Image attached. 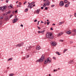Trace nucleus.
Returning <instances> with one entry per match:
<instances>
[{
  "instance_id": "obj_1",
  "label": "nucleus",
  "mask_w": 76,
  "mask_h": 76,
  "mask_svg": "<svg viewBox=\"0 0 76 76\" xmlns=\"http://www.w3.org/2000/svg\"><path fill=\"white\" fill-rule=\"evenodd\" d=\"M46 37L50 41H51V39H53L54 38L53 36L52 35V33H48L47 34H46Z\"/></svg>"
},
{
  "instance_id": "obj_2",
  "label": "nucleus",
  "mask_w": 76,
  "mask_h": 76,
  "mask_svg": "<svg viewBox=\"0 0 76 76\" xmlns=\"http://www.w3.org/2000/svg\"><path fill=\"white\" fill-rule=\"evenodd\" d=\"M45 59V56L44 55H43L41 58L39 59L38 60L36 61L37 62H42L43 60H44Z\"/></svg>"
},
{
  "instance_id": "obj_3",
  "label": "nucleus",
  "mask_w": 76,
  "mask_h": 76,
  "mask_svg": "<svg viewBox=\"0 0 76 76\" xmlns=\"http://www.w3.org/2000/svg\"><path fill=\"white\" fill-rule=\"evenodd\" d=\"M50 5V2L48 0H47L44 3L43 7H46L47 6H48Z\"/></svg>"
},
{
  "instance_id": "obj_4",
  "label": "nucleus",
  "mask_w": 76,
  "mask_h": 76,
  "mask_svg": "<svg viewBox=\"0 0 76 76\" xmlns=\"http://www.w3.org/2000/svg\"><path fill=\"white\" fill-rule=\"evenodd\" d=\"M64 2L63 1H60L59 3V5L61 7H62L64 6Z\"/></svg>"
},
{
  "instance_id": "obj_5",
  "label": "nucleus",
  "mask_w": 76,
  "mask_h": 76,
  "mask_svg": "<svg viewBox=\"0 0 76 76\" xmlns=\"http://www.w3.org/2000/svg\"><path fill=\"white\" fill-rule=\"evenodd\" d=\"M56 43L54 42H52L51 43V45L52 46H55L56 45Z\"/></svg>"
},
{
  "instance_id": "obj_6",
  "label": "nucleus",
  "mask_w": 76,
  "mask_h": 76,
  "mask_svg": "<svg viewBox=\"0 0 76 76\" xmlns=\"http://www.w3.org/2000/svg\"><path fill=\"white\" fill-rule=\"evenodd\" d=\"M23 45V43H21L20 44H18V47H21V46H22Z\"/></svg>"
},
{
  "instance_id": "obj_7",
  "label": "nucleus",
  "mask_w": 76,
  "mask_h": 76,
  "mask_svg": "<svg viewBox=\"0 0 76 76\" xmlns=\"http://www.w3.org/2000/svg\"><path fill=\"white\" fill-rule=\"evenodd\" d=\"M6 8H7V6H4L2 7V10H6Z\"/></svg>"
},
{
  "instance_id": "obj_8",
  "label": "nucleus",
  "mask_w": 76,
  "mask_h": 76,
  "mask_svg": "<svg viewBox=\"0 0 76 76\" xmlns=\"http://www.w3.org/2000/svg\"><path fill=\"white\" fill-rule=\"evenodd\" d=\"M18 18H15L13 20V22L12 23H15V22H17V20H18Z\"/></svg>"
},
{
  "instance_id": "obj_9",
  "label": "nucleus",
  "mask_w": 76,
  "mask_h": 76,
  "mask_svg": "<svg viewBox=\"0 0 76 76\" xmlns=\"http://www.w3.org/2000/svg\"><path fill=\"white\" fill-rule=\"evenodd\" d=\"M63 33H62V32L60 33H59L58 34H57V36L58 37H59L61 36V35H63Z\"/></svg>"
},
{
  "instance_id": "obj_10",
  "label": "nucleus",
  "mask_w": 76,
  "mask_h": 76,
  "mask_svg": "<svg viewBox=\"0 0 76 76\" xmlns=\"http://www.w3.org/2000/svg\"><path fill=\"white\" fill-rule=\"evenodd\" d=\"M41 49V47H40V46H38L36 48V50H39Z\"/></svg>"
},
{
  "instance_id": "obj_11",
  "label": "nucleus",
  "mask_w": 76,
  "mask_h": 76,
  "mask_svg": "<svg viewBox=\"0 0 76 76\" xmlns=\"http://www.w3.org/2000/svg\"><path fill=\"white\" fill-rule=\"evenodd\" d=\"M8 8H9V9H12V8H13V7H12V4H10V6H8Z\"/></svg>"
},
{
  "instance_id": "obj_12",
  "label": "nucleus",
  "mask_w": 76,
  "mask_h": 76,
  "mask_svg": "<svg viewBox=\"0 0 76 76\" xmlns=\"http://www.w3.org/2000/svg\"><path fill=\"white\" fill-rule=\"evenodd\" d=\"M39 12H40V9H39V10L38 9L36 11V13H37V14H39Z\"/></svg>"
},
{
  "instance_id": "obj_13",
  "label": "nucleus",
  "mask_w": 76,
  "mask_h": 76,
  "mask_svg": "<svg viewBox=\"0 0 76 76\" xmlns=\"http://www.w3.org/2000/svg\"><path fill=\"white\" fill-rule=\"evenodd\" d=\"M50 58H48L47 59V61L48 62H49V63H50L51 62V60H50Z\"/></svg>"
},
{
  "instance_id": "obj_14",
  "label": "nucleus",
  "mask_w": 76,
  "mask_h": 76,
  "mask_svg": "<svg viewBox=\"0 0 76 76\" xmlns=\"http://www.w3.org/2000/svg\"><path fill=\"white\" fill-rule=\"evenodd\" d=\"M31 48H32V47L30 46V47H28L26 49V50H30Z\"/></svg>"
},
{
  "instance_id": "obj_15",
  "label": "nucleus",
  "mask_w": 76,
  "mask_h": 76,
  "mask_svg": "<svg viewBox=\"0 0 76 76\" xmlns=\"http://www.w3.org/2000/svg\"><path fill=\"white\" fill-rule=\"evenodd\" d=\"M66 33L67 34H71V31H68L66 32Z\"/></svg>"
},
{
  "instance_id": "obj_16",
  "label": "nucleus",
  "mask_w": 76,
  "mask_h": 76,
  "mask_svg": "<svg viewBox=\"0 0 76 76\" xmlns=\"http://www.w3.org/2000/svg\"><path fill=\"white\" fill-rule=\"evenodd\" d=\"M47 63H48L47 60H45V61L44 62V64H47Z\"/></svg>"
},
{
  "instance_id": "obj_17",
  "label": "nucleus",
  "mask_w": 76,
  "mask_h": 76,
  "mask_svg": "<svg viewBox=\"0 0 76 76\" xmlns=\"http://www.w3.org/2000/svg\"><path fill=\"white\" fill-rule=\"evenodd\" d=\"M69 63H72V64H75V63H74V62L73 61V60H71L70 61Z\"/></svg>"
},
{
  "instance_id": "obj_18",
  "label": "nucleus",
  "mask_w": 76,
  "mask_h": 76,
  "mask_svg": "<svg viewBox=\"0 0 76 76\" xmlns=\"http://www.w3.org/2000/svg\"><path fill=\"white\" fill-rule=\"evenodd\" d=\"M65 7H69V4H66L65 6Z\"/></svg>"
},
{
  "instance_id": "obj_19",
  "label": "nucleus",
  "mask_w": 76,
  "mask_h": 76,
  "mask_svg": "<svg viewBox=\"0 0 76 76\" xmlns=\"http://www.w3.org/2000/svg\"><path fill=\"white\" fill-rule=\"evenodd\" d=\"M8 20V18H7V17L5 18H4V20L6 21Z\"/></svg>"
},
{
  "instance_id": "obj_20",
  "label": "nucleus",
  "mask_w": 76,
  "mask_h": 76,
  "mask_svg": "<svg viewBox=\"0 0 76 76\" xmlns=\"http://www.w3.org/2000/svg\"><path fill=\"white\" fill-rule=\"evenodd\" d=\"M56 54H57L59 56L60 55V53L58 52H56Z\"/></svg>"
},
{
  "instance_id": "obj_21",
  "label": "nucleus",
  "mask_w": 76,
  "mask_h": 76,
  "mask_svg": "<svg viewBox=\"0 0 76 76\" xmlns=\"http://www.w3.org/2000/svg\"><path fill=\"white\" fill-rule=\"evenodd\" d=\"M12 58H10L8 59V61H10V60H12Z\"/></svg>"
},
{
  "instance_id": "obj_22",
  "label": "nucleus",
  "mask_w": 76,
  "mask_h": 76,
  "mask_svg": "<svg viewBox=\"0 0 76 76\" xmlns=\"http://www.w3.org/2000/svg\"><path fill=\"white\" fill-rule=\"evenodd\" d=\"M67 0H64V2L65 3H67Z\"/></svg>"
},
{
  "instance_id": "obj_23",
  "label": "nucleus",
  "mask_w": 76,
  "mask_h": 76,
  "mask_svg": "<svg viewBox=\"0 0 76 76\" xmlns=\"http://www.w3.org/2000/svg\"><path fill=\"white\" fill-rule=\"evenodd\" d=\"M29 57V55H27V56H26L25 58H27Z\"/></svg>"
},
{
  "instance_id": "obj_24",
  "label": "nucleus",
  "mask_w": 76,
  "mask_h": 76,
  "mask_svg": "<svg viewBox=\"0 0 76 76\" xmlns=\"http://www.w3.org/2000/svg\"><path fill=\"white\" fill-rule=\"evenodd\" d=\"M14 75L13 74H10L9 75V76H13Z\"/></svg>"
},
{
  "instance_id": "obj_25",
  "label": "nucleus",
  "mask_w": 76,
  "mask_h": 76,
  "mask_svg": "<svg viewBox=\"0 0 76 76\" xmlns=\"http://www.w3.org/2000/svg\"><path fill=\"white\" fill-rule=\"evenodd\" d=\"M34 3H35L34 2H31V3H30L31 5H32V4H34Z\"/></svg>"
},
{
  "instance_id": "obj_26",
  "label": "nucleus",
  "mask_w": 76,
  "mask_h": 76,
  "mask_svg": "<svg viewBox=\"0 0 76 76\" xmlns=\"http://www.w3.org/2000/svg\"><path fill=\"white\" fill-rule=\"evenodd\" d=\"M47 24L48 25H49V24H50V21H49L48 22H47Z\"/></svg>"
},
{
  "instance_id": "obj_27",
  "label": "nucleus",
  "mask_w": 76,
  "mask_h": 76,
  "mask_svg": "<svg viewBox=\"0 0 76 76\" xmlns=\"http://www.w3.org/2000/svg\"><path fill=\"white\" fill-rule=\"evenodd\" d=\"M67 49H64V53H65V52H66V51H67Z\"/></svg>"
},
{
  "instance_id": "obj_28",
  "label": "nucleus",
  "mask_w": 76,
  "mask_h": 76,
  "mask_svg": "<svg viewBox=\"0 0 76 76\" xmlns=\"http://www.w3.org/2000/svg\"><path fill=\"white\" fill-rule=\"evenodd\" d=\"M28 9L26 8L25 10V12H28Z\"/></svg>"
},
{
  "instance_id": "obj_29",
  "label": "nucleus",
  "mask_w": 76,
  "mask_h": 76,
  "mask_svg": "<svg viewBox=\"0 0 76 76\" xmlns=\"http://www.w3.org/2000/svg\"><path fill=\"white\" fill-rule=\"evenodd\" d=\"M17 7H21V6H20V5H17Z\"/></svg>"
},
{
  "instance_id": "obj_30",
  "label": "nucleus",
  "mask_w": 76,
  "mask_h": 76,
  "mask_svg": "<svg viewBox=\"0 0 76 76\" xmlns=\"http://www.w3.org/2000/svg\"><path fill=\"white\" fill-rule=\"evenodd\" d=\"M32 7H33V5H31L30 6V9H32Z\"/></svg>"
},
{
  "instance_id": "obj_31",
  "label": "nucleus",
  "mask_w": 76,
  "mask_h": 76,
  "mask_svg": "<svg viewBox=\"0 0 76 76\" xmlns=\"http://www.w3.org/2000/svg\"><path fill=\"white\" fill-rule=\"evenodd\" d=\"M62 23H63V22H60L59 23V25H61V24H62Z\"/></svg>"
},
{
  "instance_id": "obj_32",
  "label": "nucleus",
  "mask_w": 76,
  "mask_h": 76,
  "mask_svg": "<svg viewBox=\"0 0 76 76\" xmlns=\"http://www.w3.org/2000/svg\"><path fill=\"white\" fill-rule=\"evenodd\" d=\"M72 36H75V35H76V34L73 33L72 34Z\"/></svg>"
},
{
  "instance_id": "obj_33",
  "label": "nucleus",
  "mask_w": 76,
  "mask_h": 76,
  "mask_svg": "<svg viewBox=\"0 0 76 76\" xmlns=\"http://www.w3.org/2000/svg\"><path fill=\"white\" fill-rule=\"evenodd\" d=\"M3 18L2 16H0V19H3Z\"/></svg>"
},
{
  "instance_id": "obj_34",
  "label": "nucleus",
  "mask_w": 76,
  "mask_h": 76,
  "mask_svg": "<svg viewBox=\"0 0 76 76\" xmlns=\"http://www.w3.org/2000/svg\"><path fill=\"white\" fill-rule=\"evenodd\" d=\"M31 4H29V5H28V7H31Z\"/></svg>"
},
{
  "instance_id": "obj_35",
  "label": "nucleus",
  "mask_w": 76,
  "mask_h": 76,
  "mask_svg": "<svg viewBox=\"0 0 76 76\" xmlns=\"http://www.w3.org/2000/svg\"><path fill=\"white\" fill-rule=\"evenodd\" d=\"M54 6H55V5H52L51 6V7H54Z\"/></svg>"
},
{
  "instance_id": "obj_36",
  "label": "nucleus",
  "mask_w": 76,
  "mask_h": 76,
  "mask_svg": "<svg viewBox=\"0 0 76 76\" xmlns=\"http://www.w3.org/2000/svg\"><path fill=\"white\" fill-rule=\"evenodd\" d=\"M45 10H48V8L47 7H45Z\"/></svg>"
},
{
  "instance_id": "obj_37",
  "label": "nucleus",
  "mask_w": 76,
  "mask_h": 76,
  "mask_svg": "<svg viewBox=\"0 0 76 76\" xmlns=\"http://www.w3.org/2000/svg\"><path fill=\"white\" fill-rule=\"evenodd\" d=\"M63 40H60L59 41H61V42H63Z\"/></svg>"
},
{
  "instance_id": "obj_38",
  "label": "nucleus",
  "mask_w": 76,
  "mask_h": 76,
  "mask_svg": "<svg viewBox=\"0 0 76 76\" xmlns=\"http://www.w3.org/2000/svg\"><path fill=\"white\" fill-rule=\"evenodd\" d=\"M19 4L20 5H21V4H22V3L20 2L19 3Z\"/></svg>"
},
{
  "instance_id": "obj_39",
  "label": "nucleus",
  "mask_w": 76,
  "mask_h": 76,
  "mask_svg": "<svg viewBox=\"0 0 76 76\" xmlns=\"http://www.w3.org/2000/svg\"><path fill=\"white\" fill-rule=\"evenodd\" d=\"M27 3V2L26 1H25L24 3H23L24 4H26V3Z\"/></svg>"
},
{
  "instance_id": "obj_40",
  "label": "nucleus",
  "mask_w": 76,
  "mask_h": 76,
  "mask_svg": "<svg viewBox=\"0 0 76 76\" xmlns=\"http://www.w3.org/2000/svg\"><path fill=\"white\" fill-rule=\"evenodd\" d=\"M74 31L75 33H76V29H74Z\"/></svg>"
},
{
  "instance_id": "obj_41",
  "label": "nucleus",
  "mask_w": 76,
  "mask_h": 76,
  "mask_svg": "<svg viewBox=\"0 0 76 76\" xmlns=\"http://www.w3.org/2000/svg\"><path fill=\"white\" fill-rule=\"evenodd\" d=\"M37 27L39 29H41V28H40V27H38V26H37Z\"/></svg>"
},
{
  "instance_id": "obj_42",
  "label": "nucleus",
  "mask_w": 76,
  "mask_h": 76,
  "mask_svg": "<svg viewBox=\"0 0 76 76\" xmlns=\"http://www.w3.org/2000/svg\"><path fill=\"white\" fill-rule=\"evenodd\" d=\"M34 21V22H37V19L35 20Z\"/></svg>"
},
{
  "instance_id": "obj_43",
  "label": "nucleus",
  "mask_w": 76,
  "mask_h": 76,
  "mask_svg": "<svg viewBox=\"0 0 76 76\" xmlns=\"http://www.w3.org/2000/svg\"><path fill=\"white\" fill-rule=\"evenodd\" d=\"M12 16H13V15H11V16H10V18H12Z\"/></svg>"
},
{
  "instance_id": "obj_44",
  "label": "nucleus",
  "mask_w": 76,
  "mask_h": 76,
  "mask_svg": "<svg viewBox=\"0 0 76 76\" xmlns=\"http://www.w3.org/2000/svg\"><path fill=\"white\" fill-rule=\"evenodd\" d=\"M38 33L39 34H40V33H41V31H38Z\"/></svg>"
},
{
  "instance_id": "obj_45",
  "label": "nucleus",
  "mask_w": 76,
  "mask_h": 76,
  "mask_svg": "<svg viewBox=\"0 0 76 76\" xmlns=\"http://www.w3.org/2000/svg\"><path fill=\"white\" fill-rule=\"evenodd\" d=\"M53 59H54V60H56V57H53Z\"/></svg>"
},
{
  "instance_id": "obj_46",
  "label": "nucleus",
  "mask_w": 76,
  "mask_h": 76,
  "mask_svg": "<svg viewBox=\"0 0 76 76\" xmlns=\"http://www.w3.org/2000/svg\"><path fill=\"white\" fill-rule=\"evenodd\" d=\"M73 41H71L70 42V44H72V43H73Z\"/></svg>"
},
{
  "instance_id": "obj_47",
  "label": "nucleus",
  "mask_w": 76,
  "mask_h": 76,
  "mask_svg": "<svg viewBox=\"0 0 76 76\" xmlns=\"http://www.w3.org/2000/svg\"><path fill=\"white\" fill-rule=\"evenodd\" d=\"M41 9H44V7H41Z\"/></svg>"
},
{
  "instance_id": "obj_48",
  "label": "nucleus",
  "mask_w": 76,
  "mask_h": 76,
  "mask_svg": "<svg viewBox=\"0 0 76 76\" xmlns=\"http://www.w3.org/2000/svg\"><path fill=\"white\" fill-rule=\"evenodd\" d=\"M15 13H17L18 12V10H16L15 11Z\"/></svg>"
},
{
  "instance_id": "obj_49",
  "label": "nucleus",
  "mask_w": 76,
  "mask_h": 76,
  "mask_svg": "<svg viewBox=\"0 0 76 76\" xmlns=\"http://www.w3.org/2000/svg\"><path fill=\"white\" fill-rule=\"evenodd\" d=\"M22 27H23V25H22V24H21L20 25Z\"/></svg>"
},
{
  "instance_id": "obj_50",
  "label": "nucleus",
  "mask_w": 76,
  "mask_h": 76,
  "mask_svg": "<svg viewBox=\"0 0 76 76\" xmlns=\"http://www.w3.org/2000/svg\"><path fill=\"white\" fill-rule=\"evenodd\" d=\"M0 10H2V7H0Z\"/></svg>"
},
{
  "instance_id": "obj_51",
  "label": "nucleus",
  "mask_w": 76,
  "mask_h": 76,
  "mask_svg": "<svg viewBox=\"0 0 76 76\" xmlns=\"http://www.w3.org/2000/svg\"><path fill=\"white\" fill-rule=\"evenodd\" d=\"M50 30H53V28H51Z\"/></svg>"
},
{
  "instance_id": "obj_52",
  "label": "nucleus",
  "mask_w": 76,
  "mask_h": 76,
  "mask_svg": "<svg viewBox=\"0 0 76 76\" xmlns=\"http://www.w3.org/2000/svg\"><path fill=\"white\" fill-rule=\"evenodd\" d=\"M39 21H38V23H37V25H39Z\"/></svg>"
},
{
  "instance_id": "obj_53",
  "label": "nucleus",
  "mask_w": 76,
  "mask_h": 76,
  "mask_svg": "<svg viewBox=\"0 0 76 76\" xmlns=\"http://www.w3.org/2000/svg\"><path fill=\"white\" fill-rule=\"evenodd\" d=\"M41 33H43V32H44V31H41Z\"/></svg>"
},
{
  "instance_id": "obj_54",
  "label": "nucleus",
  "mask_w": 76,
  "mask_h": 76,
  "mask_svg": "<svg viewBox=\"0 0 76 76\" xmlns=\"http://www.w3.org/2000/svg\"><path fill=\"white\" fill-rule=\"evenodd\" d=\"M56 25V24L54 23H53V24H52V25H53H53L54 26V25Z\"/></svg>"
},
{
  "instance_id": "obj_55",
  "label": "nucleus",
  "mask_w": 76,
  "mask_h": 76,
  "mask_svg": "<svg viewBox=\"0 0 76 76\" xmlns=\"http://www.w3.org/2000/svg\"><path fill=\"white\" fill-rule=\"evenodd\" d=\"M33 7H34V6H35V4H34L33 5Z\"/></svg>"
},
{
  "instance_id": "obj_56",
  "label": "nucleus",
  "mask_w": 76,
  "mask_h": 76,
  "mask_svg": "<svg viewBox=\"0 0 76 76\" xmlns=\"http://www.w3.org/2000/svg\"><path fill=\"white\" fill-rule=\"evenodd\" d=\"M25 58H23L22 60H23V59H25Z\"/></svg>"
},
{
  "instance_id": "obj_57",
  "label": "nucleus",
  "mask_w": 76,
  "mask_h": 76,
  "mask_svg": "<svg viewBox=\"0 0 76 76\" xmlns=\"http://www.w3.org/2000/svg\"><path fill=\"white\" fill-rule=\"evenodd\" d=\"M8 1H6V3H8Z\"/></svg>"
},
{
  "instance_id": "obj_58",
  "label": "nucleus",
  "mask_w": 76,
  "mask_h": 76,
  "mask_svg": "<svg viewBox=\"0 0 76 76\" xmlns=\"http://www.w3.org/2000/svg\"><path fill=\"white\" fill-rule=\"evenodd\" d=\"M68 4H70V2H68Z\"/></svg>"
},
{
  "instance_id": "obj_59",
  "label": "nucleus",
  "mask_w": 76,
  "mask_h": 76,
  "mask_svg": "<svg viewBox=\"0 0 76 76\" xmlns=\"http://www.w3.org/2000/svg\"><path fill=\"white\" fill-rule=\"evenodd\" d=\"M18 2H19V1H17L16 2V3L17 4V3H18Z\"/></svg>"
},
{
  "instance_id": "obj_60",
  "label": "nucleus",
  "mask_w": 76,
  "mask_h": 76,
  "mask_svg": "<svg viewBox=\"0 0 76 76\" xmlns=\"http://www.w3.org/2000/svg\"><path fill=\"white\" fill-rule=\"evenodd\" d=\"M10 11H9L8 12V13H10Z\"/></svg>"
},
{
  "instance_id": "obj_61",
  "label": "nucleus",
  "mask_w": 76,
  "mask_h": 76,
  "mask_svg": "<svg viewBox=\"0 0 76 76\" xmlns=\"http://www.w3.org/2000/svg\"><path fill=\"white\" fill-rule=\"evenodd\" d=\"M46 0H43V1L44 2H45V1H46Z\"/></svg>"
},
{
  "instance_id": "obj_62",
  "label": "nucleus",
  "mask_w": 76,
  "mask_h": 76,
  "mask_svg": "<svg viewBox=\"0 0 76 76\" xmlns=\"http://www.w3.org/2000/svg\"><path fill=\"white\" fill-rule=\"evenodd\" d=\"M9 67H8L7 68V69H9Z\"/></svg>"
},
{
  "instance_id": "obj_63",
  "label": "nucleus",
  "mask_w": 76,
  "mask_h": 76,
  "mask_svg": "<svg viewBox=\"0 0 76 76\" xmlns=\"http://www.w3.org/2000/svg\"><path fill=\"white\" fill-rule=\"evenodd\" d=\"M47 22H48L49 21V20H47Z\"/></svg>"
},
{
  "instance_id": "obj_64",
  "label": "nucleus",
  "mask_w": 76,
  "mask_h": 76,
  "mask_svg": "<svg viewBox=\"0 0 76 76\" xmlns=\"http://www.w3.org/2000/svg\"><path fill=\"white\" fill-rule=\"evenodd\" d=\"M41 23H44V22H42V21H41Z\"/></svg>"
}]
</instances>
